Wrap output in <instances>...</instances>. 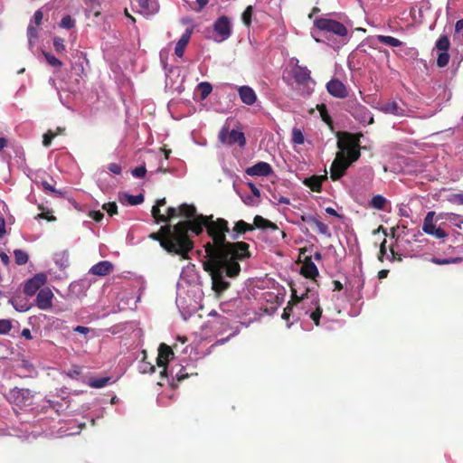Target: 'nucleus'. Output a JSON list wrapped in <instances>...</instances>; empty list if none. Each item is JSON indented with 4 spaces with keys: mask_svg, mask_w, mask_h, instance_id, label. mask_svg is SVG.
Instances as JSON below:
<instances>
[{
    "mask_svg": "<svg viewBox=\"0 0 463 463\" xmlns=\"http://www.w3.org/2000/svg\"><path fill=\"white\" fill-rule=\"evenodd\" d=\"M206 229L210 241L204 244L207 260L204 261V269L211 278V288L216 296L225 291L229 285V278L236 274L239 268L229 264L234 257V250H239V258L246 255L245 244L228 245L224 241V233L228 232L227 222L222 218L213 220V216H201L188 222H180L173 228L163 227L166 238L161 240L159 234L151 233L149 237L160 241V246L169 253L180 255L183 259L188 258L193 249L190 232L201 234Z\"/></svg>",
    "mask_w": 463,
    "mask_h": 463,
    "instance_id": "1",
    "label": "nucleus"
},
{
    "mask_svg": "<svg viewBox=\"0 0 463 463\" xmlns=\"http://www.w3.org/2000/svg\"><path fill=\"white\" fill-rule=\"evenodd\" d=\"M203 292L194 266L184 268L176 285V306L184 319L201 307Z\"/></svg>",
    "mask_w": 463,
    "mask_h": 463,
    "instance_id": "2",
    "label": "nucleus"
},
{
    "mask_svg": "<svg viewBox=\"0 0 463 463\" xmlns=\"http://www.w3.org/2000/svg\"><path fill=\"white\" fill-rule=\"evenodd\" d=\"M224 221L228 223V222L226 220H224ZM227 228H229V227L227 226ZM254 228L270 232L272 233V237L275 241H279V240H284L287 237V234L285 233V232L279 230V226L276 223L270 222L268 219H265L264 217H262L260 215H256L253 220V225L249 224L244 221H238L237 222H235V225L231 232V239L237 240L241 237V235L246 233L247 232L253 231ZM229 232H230V229H228V232H225V233H224L225 243L230 246L236 245L239 243L245 244L246 245L245 246L246 255L243 258H237V256L234 255V257L231 260V261H229L230 262L229 264H231L232 266L233 265L237 266L239 268V270L237 271L236 274H234L229 278V280H228L229 285L227 286V288L225 290H227L230 288L231 280L233 279L234 278H236L241 271V267H240L239 261H242L250 257L249 245L246 242L239 241V242L231 243L226 241V233H229ZM233 250H233L234 253L237 254V251H239V250L237 248L236 249L234 248ZM237 255H239V253ZM238 257H240V256H238Z\"/></svg>",
    "mask_w": 463,
    "mask_h": 463,
    "instance_id": "3",
    "label": "nucleus"
},
{
    "mask_svg": "<svg viewBox=\"0 0 463 463\" xmlns=\"http://www.w3.org/2000/svg\"><path fill=\"white\" fill-rule=\"evenodd\" d=\"M317 286L315 282H311L309 286H304L303 282H295L291 286L294 299L291 310L296 320L301 319L304 316H308L317 326L319 325L322 309L319 306Z\"/></svg>",
    "mask_w": 463,
    "mask_h": 463,
    "instance_id": "4",
    "label": "nucleus"
},
{
    "mask_svg": "<svg viewBox=\"0 0 463 463\" xmlns=\"http://www.w3.org/2000/svg\"><path fill=\"white\" fill-rule=\"evenodd\" d=\"M316 30L311 34L316 42L325 43L332 48H338L347 34L346 27L333 19L318 18L314 21Z\"/></svg>",
    "mask_w": 463,
    "mask_h": 463,
    "instance_id": "5",
    "label": "nucleus"
},
{
    "mask_svg": "<svg viewBox=\"0 0 463 463\" xmlns=\"http://www.w3.org/2000/svg\"><path fill=\"white\" fill-rule=\"evenodd\" d=\"M241 299L233 298L227 302L220 304V311L222 314L212 310L209 316L215 317V319L208 322V326L216 333H222L228 327L231 328L232 322L237 323V319L241 317V310L240 309ZM232 329H233L232 327Z\"/></svg>",
    "mask_w": 463,
    "mask_h": 463,
    "instance_id": "6",
    "label": "nucleus"
},
{
    "mask_svg": "<svg viewBox=\"0 0 463 463\" xmlns=\"http://www.w3.org/2000/svg\"><path fill=\"white\" fill-rule=\"evenodd\" d=\"M174 353L171 348L162 344L158 348V355L156 357V364L161 367L160 372L161 377H171L172 380L182 381L192 375L194 373L186 372L187 368L182 364H175L173 361Z\"/></svg>",
    "mask_w": 463,
    "mask_h": 463,
    "instance_id": "7",
    "label": "nucleus"
},
{
    "mask_svg": "<svg viewBox=\"0 0 463 463\" xmlns=\"http://www.w3.org/2000/svg\"><path fill=\"white\" fill-rule=\"evenodd\" d=\"M232 20L226 15H221L213 22L209 31L212 34L209 37L213 42L221 43L232 36Z\"/></svg>",
    "mask_w": 463,
    "mask_h": 463,
    "instance_id": "8",
    "label": "nucleus"
},
{
    "mask_svg": "<svg viewBox=\"0 0 463 463\" xmlns=\"http://www.w3.org/2000/svg\"><path fill=\"white\" fill-rule=\"evenodd\" d=\"M291 64H294L292 69V76L294 80L298 84L304 86L303 93L310 95L314 91V87L316 85V81L312 80L310 76V71L307 67L299 65L297 58H293L291 60Z\"/></svg>",
    "mask_w": 463,
    "mask_h": 463,
    "instance_id": "9",
    "label": "nucleus"
},
{
    "mask_svg": "<svg viewBox=\"0 0 463 463\" xmlns=\"http://www.w3.org/2000/svg\"><path fill=\"white\" fill-rule=\"evenodd\" d=\"M345 109L360 123L370 125L373 123V117L371 111L355 99H348L345 102Z\"/></svg>",
    "mask_w": 463,
    "mask_h": 463,
    "instance_id": "10",
    "label": "nucleus"
},
{
    "mask_svg": "<svg viewBox=\"0 0 463 463\" xmlns=\"http://www.w3.org/2000/svg\"><path fill=\"white\" fill-rule=\"evenodd\" d=\"M182 215L184 217L188 218V221H185L184 222H188L194 220L198 219L201 216H203V214H196V209L194 205L184 203L182 204L179 209H176L175 207H169L167 209V213L165 214V217H167V222H169L171 219L175 218L177 214Z\"/></svg>",
    "mask_w": 463,
    "mask_h": 463,
    "instance_id": "11",
    "label": "nucleus"
},
{
    "mask_svg": "<svg viewBox=\"0 0 463 463\" xmlns=\"http://www.w3.org/2000/svg\"><path fill=\"white\" fill-rule=\"evenodd\" d=\"M219 139L222 143L229 146L237 144L241 148L246 145L244 133L240 130L232 129L231 131H227L222 129L219 134Z\"/></svg>",
    "mask_w": 463,
    "mask_h": 463,
    "instance_id": "12",
    "label": "nucleus"
},
{
    "mask_svg": "<svg viewBox=\"0 0 463 463\" xmlns=\"http://www.w3.org/2000/svg\"><path fill=\"white\" fill-rule=\"evenodd\" d=\"M300 274L304 277V279H308V281L304 284V286H309L311 285V282L317 284V279L319 277V271L311 258H305L300 268Z\"/></svg>",
    "mask_w": 463,
    "mask_h": 463,
    "instance_id": "13",
    "label": "nucleus"
},
{
    "mask_svg": "<svg viewBox=\"0 0 463 463\" xmlns=\"http://www.w3.org/2000/svg\"><path fill=\"white\" fill-rule=\"evenodd\" d=\"M435 216L434 212H429L427 213L423 224H422V231L429 234L432 235L437 239H443L448 236V233L441 228L436 227V225L433 222V219Z\"/></svg>",
    "mask_w": 463,
    "mask_h": 463,
    "instance_id": "14",
    "label": "nucleus"
},
{
    "mask_svg": "<svg viewBox=\"0 0 463 463\" xmlns=\"http://www.w3.org/2000/svg\"><path fill=\"white\" fill-rule=\"evenodd\" d=\"M364 276L362 271V269L359 267L357 270L348 279L346 283V288H348L353 294L356 295L358 298L361 297V292L364 286Z\"/></svg>",
    "mask_w": 463,
    "mask_h": 463,
    "instance_id": "15",
    "label": "nucleus"
},
{
    "mask_svg": "<svg viewBox=\"0 0 463 463\" xmlns=\"http://www.w3.org/2000/svg\"><path fill=\"white\" fill-rule=\"evenodd\" d=\"M47 277L44 273H37L28 279L24 285V292L27 296H33L46 283Z\"/></svg>",
    "mask_w": 463,
    "mask_h": 463,
    "instance_id": "16",
    "label": "nucleus"
},
{
    "mask_svg": "<svg viewBox=\"0 0 463 463\" xmlns=\"http://www.w3.org/2000/svg\"><path fill=\"white\" fill-rule=\"evenodd\" d=\"M54 295L50 288H43L37 293L35 305L41 310H50L52 307Z\"/></svg>",
    "mask_w": 463,
    "mask_h": 463,
    "instance_id": "17",
    "label": "nucleus"
},
{
    "mask_svg": "<svg viewBox=\"0 0 463 463\" xmlns=\"http://www.w3.org/2000/svg\"><path fill=\"white\" fill-rule=\"evenodd\" d=\"M327 92L336 99H345L348 95L346 86L338 79L333 78L326 83Z\"/></svg>",
    "mask_w": 463,
    "mask_h": 463,
    "instance_id": "18",
    "label": "nucleus"
},
{
    "mask_svg": "<svg viewBox=\"0 0 463 463\" xmlns=\"http://www.w3.org/2000/svg\"><path fill=\"white\" fill-rule=\"evenodd\" d=\"M350 162L346 160V158L343 156L340 157L337 156L336 159L333 162L330 170V176L333 180L340 179L346 169L349 167Z\"/></svg>",
    "mask_w": 463,
    "mask_h": 463,
    "instance_id": "19",
    "label": "nucleus"
},
{
    "mask_svg": "<svg viewBox=\"0 0 463 463\" xmlns=\"http://www.w3.org/2000/svg\"><path fill=\"white\" fill-rule=\"evenodd\" d=\"M338 147L341 151L337 156L340 157H343L344 156L350 164L360 157V151L358 147L353 144H343L341 141H338Z\"/></svg>",
    "mask_w": 463,
    "mask_h": 463,
    "instance_id": "20",
    "label": "nucleus"
},
{
    "mask_svg": "<svg viewBox=\"0 0 463 463\" xmlns=\"http://www.w3.org/2000/svg\"><path fill=\"white\" fill-rule=\"evenodd\" d=\"M137 12L144 16H151L159 10V5L156 0H137Z\"/></svg>",
    "mask_w": 463,
    "mask_h": 463,
    "instance_id": "21",
    "label": "nucleus"
},
{
    "mask_svg": "<svg viewBox=\"0 0 463 463\" xmlns=\"http://www.w3.org/2000/svg\"><path fill=\"white\" fill-rule=\"evenodd\" d=\"M378 109L385 114H391L396 117H402L406 115L404 106L395 100L387 101L382 104Z\"/></svg>",
    "mask_w": 463,
    "mask_h": 463,
    "instance_id": "22",
    "label": "nucleus"
},
{
    "mask_svg": "<svg viewBox=\"0 0 463 463\" xmlns=\"http://www.w3.org/2000/svg\"><path fill=\"white\" fill-rule=\"evenodd\" d=\"M245 173L250 176H268L272 173V168L266 162H258L254 165L246 168Z\"/></svg>",
    "mask_w": 463,
    "mask_h": 463,
    "instance_id": "23",
    "label": "nucleus"
},
{
    "mask_svg": "<svg viewBox=\"0 0 463 463\" xmlns=\"http://www.w3.org/2000/svg\"><path fill=\"white\" fill-rule=\"evenodd\" d=\"M239 97L242 103L248 106L253 105L257 101V95L254 90L247 85L237 87Z\"/></svg>",
    "mask_w": 463,
    "mask_h": 463,
    "instance_id": "24",
    "label": "nucleus"
},
{
    "mask_svg": "<svg viewBox=\"0 0 463 463\" xmlns=\"http://www.w3.org/2000/svg\"><path fill=\"white\" fill-rule=\"evenodd\" d=\"M372 44L375 45L377 43H383L389 47L397 48L403 45V43L399 39L389 36L378 34L371 38Z\"/></svg>",
    "mask_w": 463,
    "mask_h": 463,
    "instance_id": "25",
    "label": "nucleus"
},
{
    "mask_svg": "<svg viewBox=\"0 0 463 463\" xmlns=\"http://www.w3.org/2000/svg\"><path fill=\"white\" fill-rule=\"evenodd\" d=\"M301 220L304 222H307L310 225H315L317 229V232L323 235H326L328 237L331 236V233L329 232L328 226L325 224L324 222H320L316 216L314 215H302Z\"/></svg>",
    "mask_w": 463,
    "mask_h": 463,
    "instance_id": "26",
    "label": "nucleus"
},
{
    "mask_svg": "<svg viewBox=\"0 0 463 463\" xmlns=\"http://www.w3.org/2000/svg\"><path fill=\"white\" fill-rule=\"evenodd\" d=\"M113 270V264L109 260H102L93 265L89 273L96 276H106Z\"/></svg>",
    "mask_w": 463,
    "mask_h": 463,
    "instance_id": "27",
    "label": "nucleus"
},
{
    "mask_svg": "<svg viewBox=\"0 0 463 463\" xmlns=\"http://www.w3.org/2000/svg\"><path fill=\"white\" fill-rule=\"evenodd\" d=\"M193 33V28H187L185 32L183 33L181 38L178 40L175 48V53L178 57H183L184 53V50L190 41L191 35Z\"/></svg>",
    "mask_w": 463,
    "mask_h": 463,
    "instance_id": "28",
    "label": "nucleus"
},
{
    "mask_svg": "<svg viewBox=\"0 0 463 463\" xmlns=\"http://www.w3.org/2000/svg\"><path fill=\"white\" fill-rule=\"evenodd\" d=\"M326 176L313 175L304 180V184L314 192H320L322 183L326 179Z\"/></svg>",
    "mask_w": 463,
    "mask_h": 463,
    "instance_id": "29",
    "label": "nucleus"
},
{
    "mask_svg": "<svg viewBox=\"0 0 463 463\" xmlns=\"http://www.w3.org/2000/svg\"><path fill=\"white\" fill-rule=\"evenodd\" d=\"M114 383L110 376H103V377H92L89 380L88 384L95 389H99L108 386Z\"/></svg>",
    "mask_w": 463,
    "mask_h": 463,
    "instance_id": "30",
    "label": "nucleus"
},
{
    "mask_svg": "<svg viewBox=\"0 0 463 463\" xmlns=\"http://www.w3.org/2000/svg\"><path fill=\"white\" fill-rule=\"evenodd\" d=\"M149 156L150 157H155L156 160H158V167L155 170V171H150L151 174L153 173H158V172H163V173H165L166 170H165L163 168V160H166L168 158V153L167 152H164L163 150H159L157 153H152V152H149Z\"/></svg>",
    "mask_w": 463,
    "mask_h": 463,
    "instance_id": "31",
    "label": "nucleus"
},
{
    "mask_svg": "<svg viewBox=\"0 0 463 463\" xmlns=\"http://www.w3.org/2000/svg\"><path fill=\"white\" fill-rule=\"evenodd\" d=\"M9 303L18 312H26L30 309V304L28 303V300L24 298H11L9 299Z\"/></svg>",
    "mask_w": 463,
    "mask_h": 463,
    "instance_id": "32",
    "label": "nucleus"
},
{
    "mask_svg": "<svg viewBox=\"0 0 463 463\" xmlns=\"http://www.w3.org/2000/svg\"><path fill=\"white\" fill-rule=\"evenodd\" d=\"M388 201L381 194L374 195L370 201V206L376 210L385 211Z\"/></svg>",
    "mask_w": 463,
    "mask_h": 463,
    "instance_id": "33",
    "label": "nucleus"
},
{
    "mask_svg": "<svg viewBox=\"0 0 463 463\" xmlns=\"http://www.w3.org/2000/svg\"><path fill=\"white\" fill-rule=\"evenodd\" d=\"M54 262L61 269H63L69 266V255L67 252L62 251L54 255Z\"/></svg>",
    "mask_w": 463,
    "mask_h": 463,
    "instance_id": "34",
    "label": "nucleus"
},
{
    "mask_svg": "<svg viewBox=\"0 0 463 463\" xmlns=\"http://www.w3.org/2000/svg\"><path fill=\"white\" fill-rule=\"evenodd\" d=\"M36 27L37 26H35V24H30L27 28L28 43L31 49L33 48L36 39L38 38V32Z\"/></svg>",
    "mask_w": 463,
    "mask_h": 463,
    "instance_id": "35",
    "label": "nucleus"
},
{
    "mask_svg": "<svg viewBox=\"0 0 463 463\" xmlns=\"http://www.w3.org/2000/svg\"><path fill=\"white\" fill-rule=\"evenodd\" d=\"M14 255L15 263L17 265L21 266V265H24L28 262L29 256H28L27 252H25L24 250H14Z\"/></svg>",
    "mask_w": 463,
    "mask_h": 463,
    "instance_id": "36",
    "label": "nucleus"
},
{
    "mask_svg": "<svg viewBox=\"0 0 463 463\" xmlns=\"http://www.w3.org/2000/svg\"><path fill=\"white\" fill-rule=\"evenodd\" d=\"M198 90L200 91V97L202 99H205L213 90L211 83L203 81L198 84Z\"/></svg>",
    "mask_w": 463,
    "mask_h": 463,
    "instance_id": "37",
    "label": "nucleus"
},
{
    "mask_svg": "<svg viewBox=\"0 0 463 463\" xmlns=\"http://www.w3.org/2000/svg\"><path fill=\"white\" fill-rule=\"evenodd\" d=\"M449 45L450 43L447 35H441L436 42V48L440 52H448Z\"/></svg>",
    "mask_w": 463,
    "mask_h": 463,
    "instance_id": "38",
    "label": "nucleus"
},
{
    "mask_svg": "<svg viewBox=\"0 0 463 463\" xmlns=\"http://www.w3.org/2000/svg\"><path fill=\"white\" fill-rule=\"evenodd\" d=\"M462 260V258H432L431 262L437 265H447L451 263H458Z\"/></svg>",
    "mask_w": 463,
    "mask_h": 463,
    "instance_id": "39",
    "label": "nucleus"
},
{
    "mask_svg": "<svg viewBox=\"0 0 463 463\" xmlns=\"http://www.w3.org/2000/svg\"><path fill=\"white\" fill-rule=\"evenodd\" d=\"M305 142L303 132L297 128L292 129V143L295 145H302Z\"/></svg>",
    "mask_w": 463,
    "mask_h": 463,
    "instance_id": "40",
    "label": "nucleus"
},
{
    "mask_svg": "<svg viewBox=\"0 0 463 463\" xmlns=\"http://www.w3.org/2000/svg\"><path fill=\"white\" fill-rule=\"evenodd\" d=\"M151 213H152V215H153V217L155 218V220H156V222L157 223H159V222H167V217H165V214H161L160 213V208L158 207V205L155 204L152 207Z\"/></svg>",
    "mask_w": 463,
    "mask_h": 463,
    "instance_id": "41",
    "label": "nucleus"
},
{
    "mask_svg": "<svg viewBox=\"0 0 463 463\" xmlns=\"http://www.w3.org/2000/svg\"><path fill=\"white\" fill-rule=\"evenodd\" d=\"M43 54H44L47 63L50 66L55 67V68H60L62 65V62L58 58H56L54 55H52V53L44 52Z\"/></svg>",
    "mask_w": 463,
    "mask_h": 463,
    "instance_id": "42",
    "label": "nucleus"
},
{
    "mask_svg": "<svg viewBox=\"0 0 463 463\" xmlns=\"http://www.w3.org/2000/svg\"><path fill=\"white\" fill-rule=\"evenodd\" d=\"M60 26L64 29H71L75 26V20L69 14L64 15L60 22Z\"/></svg>",
    "mask_w": 463,
    "mask_h": 463,
    "instance_id": "43",
    "label": "nucleus"
},
{
    "mask_svg": "<svg viewBox=\"0 0 463 463\" xmlns=\"http://www.w3.org/2000/svg\"><path fill=\"white\" fill-rule=\"evenodd\" d=\"M252 14H253V8L251 5H249L245 10L244 12L242 13V15H241V20L243 22V24L246 25V26H250V24H251V17H252Z\"/></svg>",
    "mask_w": 463,
    "mask_h": 463,
    "instance_id": "44",
    "label": "nucleus"
},
{
    "mask_svg": "<svg viewBox=\"0 0 463 463\" xmlns=\"http://www.w3.org/2000/svg\"><path fill=\"white\" fill-rule=\"evenodd\" d=\"M125 197L130 205H137L144 202V195L142 194L137 195L125 194Z\"/></svg>",
    "mask_w": 463,
    "mask_h": 463,
    "instance_id": "45",
    "label": "nucleus"
},
{
    "mask_svg": "<svg viewBox=\"0 0 463 463\" xmlns=\"http://www.w3.org/2000/svg\"><path fill=\"white\" fill-rule=\"evenodd\" d=\"M12 329L10 319H0V335H7Z\"/></svg>",
    "mask_w": 463,
    "mask_h": 463,
    "instance_id": "46",
    "label": "nucleus"
},
{
    "mask_svg": "<svg viewBox=\"0 0 463 463\" xmlns=\"http://www.w3.org/2000/svg\"><path fill=\"white\" fill-rule=\"evenodd\" d=\"M449 61V54L448 52H441L437 58L439 67H445Z\"/></svg>",
    "mask_w": 463,
    "mask_h": 463,
    "instance_id": "47",
    "label": "nucleus"
},
{
    "mask_svg": "<svg viewBox=\"0 0 463 463\" xmlns=\"http://www.w3.org/2000/svg\"><path fill=\"white\" fill-rule=\"evenodd\" d=\"M81 373V367L79 365H72L67 372L66 374L71 379H78Z\"/></svg>",
    "mask_w": 463,
    "mask_h": 463,
    "instance_id": "48",
    "label": "nucleus"
},
{
    "mask_svg": "<svg viewBox=\"0 0 463 463\" xmlns=\"http://www.w3.org/2000/svg\"><path fill=\"white\" fill-rule=\"evenodd\" d=\"M53 46L56 52H65L64 40L61 37L53 38Z\"/></svg>",
    "mask_w": 463,
    "mask_h": 463,
    "instance_id": "49",
    "label": "nucleus"
},
{
    "mask_svg": "<svg viewBox=\"0 0 463 463\" xmlns=\"http://www.w3.org/2000/svg\"><path fill=\"white\" fill-rule=\"evenodd\" d=\"M139 370L142 373H153L155 366L147 362H142L139 365Z\"/></svg>",
    "mask_w": 463,
    "mask_h": 463,
    "instance_id": "50",
    "label": "nucleus"
},
{
    "mask_svg": "<svg viewBox=\"0 0 463 463\" xmlns=\"http://www.w3.org/2000/svg\"><path fill=\"white\" fill-rule=\"evenodd\" d=\"M146 168L145 165H140L131 171L132 175L136 178H143L146 175Z\"/></svg>",
    "mask_w": 463,
    "mask_h": 463,
    "instance_id": "51",
    "label": "nucleus"
},
{
    "mask_svg": "<svg viewBox=\"0 0 463 463\" xmlns=\"http://www.w3.org/2000/svg\"><path fill=\"white\" fill-rule=\"evenodd\" d=\"M43 11L41 9H38L34 13L30 24H35V26H39L43 21Z\"/></svg>",
    "mask_w": 463,
    "mask_h": 463,
    "instance_id": "52",
    "label": "nucleus"
},
{
    "mask_svg": "<svg viewBox=\"0 0 463 463\" xmlns=\"http://www.w3.org/2000/svg\"><path fill=\"white\" fill-rule=\"evenodd\" d=\"M103 209L107 211V213L112 216L117 213L118 206L115 203H109L103 205Z\"/></svg>",
    "mask_w": 463,
    "mask_h": 463,
    "instance_id": "53",
    "label": "nucleus"
},
{
    "mask_svg": "<svg viewBox=\"0 0 463 463\" xmlns=\"http://www.w3.org/2000/svg\"><path fill=\"white\" fill-rule=\"evenodd\" d=\"M48 402H49V406L51 408H52L53 410H55L59 414L64 411L63 405L61 402H59L58 401L49 400Z\"/></svg>",
    "mask_w": 463,
    "mask_h": 463,
    "instance_id": "54",
    "label": "nucleus"
},
{
    "mask_svg": "<svg viewBox=\"0 0 463 463\" xmlns=\"http://www.w3.org/2000/svg\"><path fill=\"white\" fill-rule=\"evenodd\" d=\"M73 331L83 335H87L90 332L93 331L91 328L84 326H77L73 327Z\"/></svg>",
    "mask_w": 463,
    "mask_h": 463,
    "instance_id": "55",
    "label": "nucleus"
},
{
    "mask_svg": "<svg viewBox=\"0 0 463 463\" xmlns=\"http://www.w3.org/2000/svg\"><path fill=\"white\" fill-rule=\"evenodd\" d=\"M42 185H43V187L45 190H47V191H49V192H51V193H53V194H56V195H58V196L61 195V192H60V191L56 190V189H55L53 186H52L48 182H46V181L42 182Z\"/></svg>",
    "mask_w": 463,
    "mask_h": 463,
    "instance_id": "56",
    "label": "nucleus"
},
{
    "mask_svg": "<svg viewBox=\"0 0 463 463\" xmlns=\"http://www.w3.org/2000/svg\"><path fill=\"white\" fill-rule=\"evenodd\" d=\"M109 170L115 174V175H119L121 173V166L118 165V164H116V163H111L109 165Z\"/></svg>",
    "mask_w": 463,
    "mask_h": 463,
    "instance_id": "57",
    "label": "nucleus"
},
{
    "mask_svg": "<svg viewBox=\"0 0 463 463\" xmlns=\"http://www.w3.org/2000/svg\"><path fill=\"white\" fill-rule=\"evenodd\" d=\"M54 137V134H52L51 131L43 135V144L44 146H49L52 142V138Z\"/></svg>",
    "mask_w": 463,
    "mask_h": 463,
    "instance_id": "58",
    "label": "nucleus"
},
{
    "mask_svg": "<svg viewBox=\"0 0 463 463\" xmlns=\"http://www.w3.org/2000/svg\"><path fill=\"white\" fill-rule=\"evenodd\" d=\"M247 184H248L249 188L250 189L253 196L256 198H260V189L252 183H248Z\"/></svg>",
    "mask_w": 463,
    "mask_h": 463,
    "instance_id": "59",
    "label": "nucleus"
},
{
    "mask_svg": "<svg viewBox=\"0 0 463 463\" xmlns=\"http://www.w3.org/2000/svg\"><path fill=\"white\" fill-rule=\"evenodd\" d=\"M238 332H239L238 327H236V329H234V330H233V331L229 335V336H228V337L218 339V340L216 341L215 345H223V344H225V343L229 340V338H230V337L234 336L235 335H237V334H238Z\"/></svg>",
    "mask_w": 463,
    "mask_h": 463,
    "instance_id": "60",
    "label": "nucleus"
},
{
    "mask_svg": "<svg viewBox=\"0 0 463 463\" xmlns=\"http://www.w3.org/2000/svg\"><path fill=\"white\" fill-rule=\"evenodd\" d=\"M90 216L96 222H100L103 218V213L99 211H92L90 213Z\"/></svg>",
    "mask_w": 463,
    "mask_h": 463,
    "instance_id": "61",
    "label": "nucleus"
},
{
    "mask_svg": "<svg viewBox=\"0 0 463 463\" xmlns=\"http://www.w3.org/2000/svg\"><path fill=\"white\" fill-rule=\"evenodd\" d=\"M208 2H209V0H196L197 6L194 7V10L196 12L202 11L206 6Z\"/></svg>",
    "mask_w": 463,
    "mask_h": 463,
    "instance_id": "62",
    "label": "nucleus"
},
{
    "mask_svg": "<svg viewBox=\"0 0 463 463\" xmlns=\"http://www.w3.org/2000/svg\"><path fill=\"white\" fill-rule=\"evenodd\" d=\"M274 199L277 201L276 202L277 204H286V205H288V204L290 203L289 198L285 197V196H279V197L274 196Z\"/></svg>",
    "mask_w": 463,
    "mask_h": 463,
    "instance_id": "63",
    "label": "nucleus"
},
{
    "mask_svg": "<svg viewBox=\"0 0 463 463\" xmlns=\"http://www.w3.org/2000/svg\"><path fill=\"white\" fill-rule=\"evenodd\" d=\"M463 33V18L458 20L455 24V33Z\"/></svg>",
    "mask_w": 463,
    "mask_h": 463,
    "instance_id": "64",
    "label": "nucleus"
}]
</instances>
